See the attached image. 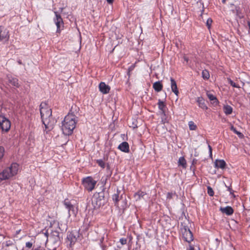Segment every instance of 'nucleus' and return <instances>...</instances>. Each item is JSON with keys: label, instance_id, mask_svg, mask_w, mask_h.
Wrapping results in <instances>:
<instances>
[{"label": "nucleus", "instance_id": "1", "mask_svg": "<svg viewBox=\"0 0 250 250\" xmlns=\"http://www.w3.org/2000/svg\"><path fill=\"white\" fill-rule=\"evenodd\" d=\"M40 113L42 120L45 128L50 130L53 128L56 120L52 116V110L45 103H42L40 105Z\"/></svg>", "mask_w": 250, "mask_h": 250}, {"label": "nucleus", "instance_id": "2", "mask_svg": "<svg viewBox=\"0 0 250 250\" xmlns=\"http://www.w3.org/2000/svg\"><path fill=\"white\" fill-rule=\"evenodd\" d=\"M77 117L73 113H68L62 122V130L63 133L66 135L72 134L76 127Z\"/></svg>", "mask_w": 250, "mask_h": 250}, {"label": "nucleus", "instance_id": "3", "mask_svg": "<svg viewBox=\"0 0 250 250\" xmlns=\"http://www.w3.org/2000/svg\"><path fill=\"white\" fill-rule=\"evenodd\" d=\"M19 170V165L17 163H12L11 166L4 169L0 172V181L8 179L16 175Z\"/></svg>", "mask_w": 250, "mask_h": 250}, {"label": "nucleus", "instance_id": "4", "mask_svg": "<svg viewBox=\"0 0 250 250\" xmlns=\"http://www.w3.org/2000/svg\"><path fill=\"white\" fill-rule=\"evenodd\" d=\"M92 204L95 208H99L104 205L105 200L102 193L95 194L92 199Z\"/></svg>", "mask_w": 250, "mask_h": 250}, {"label": "nucleus", "instance_id": "5", "mask_svg": "<svg viewBox=\"0 0 250 250\" xmlns=\"http://www.w3.org/2000/svg\"><path fill=\"white\" fill-rule=\"evenodd\" d=\"M96 183L91 177H87L83 180L84 188L88 191H91L94 188Z\"/></svg>", "mask_w": 250, "mask_h": 250}, {"label": "nucleus", "instance_id": "6", "mask_svg": "<svg viewBox=\"0 0 250 250\" xmlns=\"http://www.w3.org/2000/svg\"><path fill=\"white\" fill-rule=\"evenodd\" d=\"M0 127L5 132H7L11 127L9 120L1 115H0Z\"/></svg>", "mask_w": 250, "mask_h": 250}, {"label": "nucleus", "instance_id": "7", "mask_svg": "<svg viewBox=\"0 0 250 250\" xmlns=\"http://www.w3.org/2000/svg\"><path fill=\"white\" fill-rule=\"evenodd\" d=\"M183 238L184 240L189 243L193 240V235L191 231L189 229L184 227L181 229Z\"/></svg>", "mask_w": 250, "mask_h": 250}, {"label": "nucleus", "instance_id": "8", "mask_svg": "<svg viewBox=\"0 0 250 250\" xmlns=\"http://www.w3.org/2000/svg\"><path fill=\"white\" fill-rule=\"evenodd\" d=\"M9 32L3 26H0V42H6L9 40Z\"/></svg>", "mask_w": 250, "mask_h": 250}, {"label": "nucleus", "instance_id": "9", "mask_svg": "<svg viewBox=\"0 0 250 250\" xmlns=\"http://www.w3.org/2000/svg\"><path fill=\"white\" fill-rule=\"evenodd\" d=\"M134 198L136 201H139L141 200H146L148 198V195L142 191H138L134 195Z\"/></svg>", "mask_w": 250, "mask_h": 250}, {"label": "nucleus", "instance_id": "10", "mask_svg": "<svg viewBox=\"0 0 250 250\" xmlns=\"http://www.w3.org/2000/svg\"><path fill=\"white\" fill-rule=\"evenodd\" d=\"M63 204L65 208L68 209L69 216H71V215H75L76 212L74 209V207L71 203L68 200H65Z\"/></svg>", "mask_w": 250, "mask_h": 250}, {"label": "nucleus", "instance_id": "11", "mask_svg": "<svg viewBox=\"0 0 250 250\" xmlns=\"http://www.w3.org/2000/svg\"><path fill=\"white\" fill-rule=\"evenodd\" d=\"M54 13L56 16V18L54 19L56 25L57 27V31H60L61 25L63 24L62 19L61 18L60 15H59L57 12L55 11Z\"/></svg>", "mask_w": 250, "mask_h": 250}, {"label": "nucleus", "instance_id": "12", "mask_svg": "<svg viewBox=\"0 0 250 250\" xmlns=\"http://www.w3.org/2000/svg\"><path fill=\"white\" fill-rule=\"evenodd\" d=\"M100 91L104 94L109 93L110 87L104 83L101 82L99 84Z\"/></svg>", "mask_w": 250, "mask_h": 250}, {"label": "nucleus", "instance_id": "13", "mask_svg": "<svg viewBox=\"0 0 250 250\" xmlns=\"http://www.w3.org/2000/svg\"><path fill=\"white\" fill-rule=\"evenodd\" d=\"M50 240L52 241L55 244H58L60 241L59 233L57 231L52 232L49 237Z\"/></svg>", "mask_w": 250, "mask_h": 250}, {"label": "nucleus", "instance_id": "14", "mask_svg": "<svg viewBox=\"0 0 250 250\" xmlns=\"http://www.w3.org/2000/svg\"><path fill=\"white\" fill-rule=\"evenodd\" d=\"M67 240L68 242H69V245L72 246L74 245L77 241L76 235L74 232H71L67 235Z\"/></svg>", "mask_w": 250, "mask_h": 250}, {"label": "nucleus", "instance_id": "15", "mask_svg": "<svg viewBox=\"0 0 250 250\" xmlns=\"http://www.w3.org/2000/svg\"><path fill=\"white\" fill-rule=\"evenodd\" d=\"M220 210L223 213H225L227 215H231L233 213V209L230 206H227L225 208L221 207Z\"/></svg>", "mask_w": 250, "mask_h": 250}, {"label": "nucleus", "instance_id": "16", "mask_svg": "<svg viewBox=\"0 0 250 250\" xmlns=\"http://www.w3.org/2000/svg\"><path fill=\"white\" fill-rule=\"evenodd\" d=\"M118 148L124 152H128L129 150V145L126 142H124L120 144Z\"/></svg>", "mask_w": 250, "mask_h": 250}, {"label": "nucleus", "instance_id": "17", "mask_svg": "<svg viewBox=\"0 0 250 250\" xmlns=\"http://www.w3.org/2000/svg\"><path fill=\"white\" fill-rule=\"evenodd\" d=\"M170 82L171 88L172 92H173L176 95L178 96L179 94V91L177 88V84L175 81L172 78H170Z\"/></svg>", "mask_w": 250, "mask_h": 250}, {"label": "nucleus", "instance_id": "18", "mask_svg": "<svg viewBox=\"0 0 250 250\" xmlns=\"http://www.w3.org/2000/svg\"><path fill=\"white\" fill-rule=\"evenodd\" d=\"M197 102L198 103L199 106L203 109H208V107L205 104V100L202 97H198L197 99Z\"/></svg>", "mask_w": 250, "mask_h": 250}, {"label": "nucleus", "instance_id": "19", "mask_svg": "<svg viewBox=\"0 0 250 250\" xmlns=\"http://www.w3.org/2000/svg\"><path fill=\"white\" fill-rule=\"evenodd\" d=\"M214 164L216 167L221 168H224L226 166V162L223 160H216Z\"/></svg>", "mask_w": 250, "mask_h": 250}, {"label": "nucleus", "instance_id": "20", "mask_svg": "<svg viewBox=\"0 0 250 250\" xmlns=\"http://www.w3.org/2000/svg\"><path fill=\"white\" fill-rule=\"evenodd\" d=\"M207 95L208 98L212 102V104L217 105L218 104V101L216 97L212 94L210 93L208 91L207 92Z\"/></svg>", "mask_w": 250, "mask_h": 250}, {"label": "nucleus", "instance_id": "21", "mask_svg": "<svg viewBox=\"0 0 250 250\" xmlns=\"http://www.w3.org/2000/svg\"><path fill=\"white\" fill-rule=\"evenodd\" d=\"M153 87L156 91L159 92L162 89L163 85L160 82L158 81L153 83Z\"/></svg>", "mask_w": 250, "mask_h": 250}, {"label": "nucleus", "instance_id": "22", "mask_svg": "<svg viewBox=\"0 0 250 250\" xmlns=\"http://www.w3.org/2000/svg\"><path fill=\"white\" fill-rule=\"evenodd\" d=\"M223 110L226 115H229L232 112V108L229 105H225L223 107Z\"/></svg>", "mask_w": 250, "mask_h": 250}, {"label": "nucleus", "instance_id": "23", "mask_svg": "<svg viewBox=\"0 0 250 250\" xmlns=\"http://www.w3.org/2000/svg\"><path fill=\"white\" fill-rule=\"evenodd\" d=\"M9 82L12 84L13 85L19 87L20 86V84L18 83V80L15 78H12L9 79Z\"/></svg>", "mask_w": 250, "mask_h": 250}, {"label": "nucleus", "instance_id": "24", "mask_svg": "<svg viewBox=\"0 0 250 250\" xmlns=\"http://www.w3.org/2000/svg\"><path fill=\"white\" fill-rule=\"evenodd\" d=\"M179 166H181L183 168H186L187 166V163L185 159L183 157H181L178 161Z\"/></svg>", "mask_w": 250, "mask_h": 250}, {"label": "nucleus", "instance_id": "25", "mask_svg": "<svg viewBox=\"0 0 250 250\" xmlns=\"http://www.w3.org/2000/svg\"><path fill=\"white\" fill-rule=\"evenodd\" d=\"M188 125L190 130H195L197 129V126L193 121H189Z\"/></svg>", "mask_w": 250, "mask_h": 250}, {"label": "nucleus", "instance_id": "26", "mask_svg": "<svg viewBox=\"0 0 250 250\" xmlns=\"http://www.w3.org/2000/svg\"><path fill=\"white\" fill-rule=\"evenodd\" d=\"M202 77L204 79H208L209 78V74L208 73V71L207 70H204L202 71Z\"/></svg>", "mask_w": 250, "mask_h": 250}, {"label": "nucleus", "instance_id": "27", "mask_svg": "<svg viewBox=\"0 0 250 250\" xmlns=\"http://www.w3.org/2000/svg\"><path fill=\"white\" fill-rule=\"evenodd\" d=\"M230 129L233 131L235 133H236V134H237L238 135V136L242 138L243 137L244 135H243L242 133H241V132L238 131L234 127V126L233 125H231V127H230Z\"/></svg>", "mask_w": 250, "mask_h": 250}, {"label": "nucleus", "instance_id": "28", "mask_svg": "<svg viewBox=\"0 0 250 250\" xmlns=\"http://www.w3.org/2000/svg\"><path fill=\"white\" fill-rule=\"evenodd\" d=\"M96 162L102 168H104L105 167V164L102 160H97Z\"/></svg>", "mask_w": 250, "mask_h": 250}, {"label": "nucleus", "instance_id": "29", "mask_svg": "<svg viewBox=\"0 0 250 250\" xmlns=\"http://www.w3.org/2000/svg\"><path fill=\"white\" fill-rule=\"evenodd\" d=\"M112 199L115 204H117L118 202L120 200V197L118 194H114L112 196Z\"/></svg>", "mask_w": 250, "mask_h": 250}, {"label": "nucleus", "instance_id": "30", "mask_svg": "<svg viewBox=\"0 0 250 250\" xmlns=\"http://www.w3.org/2000/svg\"><path fill=\"white\" fill-rule=\"evenodd\" d=\"M158 106H159V109L162 110V111H163L164 110V108L165 107V104L163 102L159 100V102H158Z\"/></svg>", "mask_w": 250, "mask_h": 250}, {"label": "nucleus", "instance_id": "31", "mask_svg": "<svg viewBox=\"0 0 250 250\" xmlns=\"http://www.w3.org/2000/svg\"><path fill=\"white\" fill-rule=\"evenodd\" d=\"M4 153V148L3 146H0V161L3 158Z\"/></svg>", "mask_w": 250, "mask_h": 250}, {"label": "nucleus", "instance_id": "32", "mask_svg": "<svg viewBox=\"0 0 250 250\" xmlns=\"http://www.w3.org/2000/svg\"><path fill=\"white\" fill-rule=\"evenodd\" d=\"M234 13H236V15L239 16L240 18H241L240 15V12L239 11V8L237 7H235V9L232 10Z\"/></svg>", "mask_w": 250, "mask_h": 250}, {"label": "nucleus", "instance_id": "33", "mask_svg": "<svg viewBox=\"0 0 250 250\" xmlns=\"http://www.w3.org/2000/svg\"><path fill=\"white\" fill-rule=\"evenodd\" d=\"M208 193L211 196H212L214 194L213 190L210 187H208Z\"/></svg>", "mask_w": 250, "mask_h": 250}, {"label": "nucleus", "instance_id": "34", "mask_svg": "<svg viewBox=\"0 0 250 250\" xmlns=\"http://www.w3.org/2000/svg\"><path fill=\"white\" fill-rule=\"evenodd\" d=\"M212 21L211 19L209 18L207 20L206 24H207V26H208V28L210 27V26L212 23Z\"/></svg>", "mask_w": 250, "mask_h": 250}, {"label": "nucleus", "instance_id": "35", "mask_svg": "<svg viewBox=\"0 0 250 250\" xmlns=\"http://www.w3.org/2000/svg\"><path fill=\"white\" fill-rule=\"evenodd\" d=\"M120 242L122 245H124L126 243L127 240L125 238H122L120 239Z\"/></svg>", "mask_w": 250, "mask_h": 250}, {"label": "nucleus", "instance_id": "36", "mask_svg": "<svg viewBox=\"0 0 250 250\" xmlns=\"http://www.w3.org/2000/svg\"><path fill=\"white\" fill-rule=\"evenodd\" d=\"M134 65H131L128 69V75L129 76H130V73L131 71H132L133 70V69L134 68Z\"/></svg>", "mask_w": 250, "mask_h": 250}, {"label": "nucleus", "instance_id": "37", "mask_svg": "<svg viewBox=\"0 0 250 250\" xmlns=\"http://www.w3.org/2000/svg\"><path fill=\"white\" fill-rule=\"evenodd\" d=\"M25 245H26V247L27 248H28L30 249V248H31L32 247V246H33V244H32V243H31V242H26V243Z\"/></svg>", "mask_w": 250, "mask_h": 250}, {"label": "nucleus", "instance_id": "38", "mask_svg": "<svg viewBox=\"0 0 250 250\" xmlns=\"http://www.w3.org/2000/svg\"><path fill=\"white\" fill-rule=\"evenodd\" d=\"M228 190L230 192V193L233 196V197H235V195L233 193V190L230 187H228Z\"/></svg>", "mask_w": 250, "mask_h": 250}, {"label": "nucleus", "instance_id": "39", "mask_svg": "<svg viewBox=\"0 0 250 250\" xmlns=\"http://www.w3.org/2000/svg\"><path fill=\"white\" fill-rule=\"evenodd\" d=\"M172 195H173V194L172 193H170V192L167 193V198L170 199L172 197Z\"/></svg>", "mask_w": 250, "mask_h": 250}, {"label": "nucleus", "instance_id": "40", "mask_svg": "<svg viewBox=\"0 0 250 250\" xmlns=\"http://www.w3.org/2000/svg\"><path fill=\"white\" fill-rule=\"evenodd\" d=\"M232 86H233V87H236V88H240L241 86H240L238 84H237L236 83H233Z\"/></svg>", "mask_w": 250, "mask_h": 250}, {"label": "nucleus", "instance_id": "41", "mask_svg": "<svg viewBox=\"0 0 250 250\" xmlns=\"http://www.w3.org/2000/svg\"><path fill=\"white\" fill-rule=\"evenodd\" d=\"M227 80L229 83L232 86L234 82H233L230 78H228Z\"/></svg>", "mask_w": 250, "mask_h": 250}, {"label": "nucleus", "instance_id": "42", "mask_svg": "<svg viewBox=\"0 0 250 250\" xmlns=\"http://www.w3.org/2000/svg\"><path fill=\"white\" fill-rule=\"evenodd\" d=\"M208 148H209V150L210 156L211 157L212 156V148H211V147L210 146H209V145H208Z\"/></svg>", "mask_w": 250, "mask_h": 250}, {"label": "nucleus", "instance_id": "43", "mask_svg": "<svg viewBox=\"0 0 250 250\" xmlns=\"http://www.w3.org/2000/svg\"><path fill=\"white\" fill-rule=\"evenodd\" d=\"M33 250H44V249L43 248H41V247H39Z\"/></svg>", "mask_w": 250, "mask_h": 250}, {"label": "nucleus", "instance_id": "44", "mask_svg": "<svg viewBox=\"0 0 250 250\" xmlns=\"http://www.w3.org/2000/svg\"><path fill=\"white\" fill-rule=\"evenodd\" d=\"M108 3H112L113 0H106Z\"/></svg>", "mask_w": 250, "mask_h": 250}, {"label": "nucleus", "instance_id": "45", "mask_svg": "<svg viewBox=\"0 0 250 250\" xmlns=\"http://www.w3.org/2000/svg\"><path fill=\"white\" fill-rule=\"evenodd\" d=\"M189 250H194V249L193 247L190 246Z\"/></svg>", "mask_w": 250, "mask_h": 250}, {"label": "nucleus", "instance_id": "46", "mask_svg": "<svg viewBox=\"0 0 250 250\" xmlns=\"http://www.w3.org/2000/svg\"><path fill=\"white\" fill-rule=\"evenodd\" d=\"M184 59H185V60L186 61H187V62H188V59H187V58L185 57V58H184Z\"/></svg>", "mask_w": 250, "mask_h": 250}, {"label": "nucleus", "instance_id": "47", "mask_svg": "<svg viewBox=\"0 0 250 250\" xmlns=\"http://www.w3.org/2000/svg\"><path fill=\"white\" fill-rule=\"evenodd\" d=\"M242 86H243L245 84V83L243 82H242Z\"/></svg>", "mask_w": 250, "mask_h": 250}, {"label": "nucleus", "instance_id": "48", "mask_svg": "<svg viewBox=\"0 0 250 250\" xmlns=\"http://www.w3.org/2000/svg\"><path fill=\"white\" fill-rule=\"evenodd\" d=\"M222 2L225 3L226 2V0H222Z\"/></svg>", "mask_w": 250, "mask_h": 250}, {"label": "nucleus", "instance_id": "49", "mask_svg": "<svg viewBox=\"0 0 250 250\" xmlns=\"http://www.w3.org/2000/svg\"><path fill=\"white\" fill-rule=\"evenodd\" d=\"M62 10H63V8H61V12H62Z\"/></svg>", "mask_w": 250, "mask_h": 250}]
</instances>
